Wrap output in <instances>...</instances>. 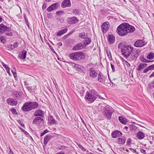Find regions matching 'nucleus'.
<instances>
[{
  "instance_id": "1",
  "label": "nucleus",
  "mask_w": 154,
  "mask_h": 154,
  "mask_svg": "<svg viewBox=\"0 0 154 154\" xmlns=\"http://www.w3.org/2000/svg\"><path fill=\"white\" fill-rule=\"evenodd\" d=\"M133 50V47L131 45L123 46L121 49L122 54L124 57L127 58L129 56Z\"/></svg>"
},
{
  "instance_id": "2",
  "label": "nucleus",
  "mask_w": 154,
  "mask_h": 154,
  "mask_svg": "<svg viewBox=\"0 0 154 154\" xmlns=\"http://www.w3.org/2000/svg\"><path fill=\"white\" fill-rule=\"evenodd\" d=\"M69 57L70 59L74 60H80L85 58V55L82 52H75L69 54Z\"/></svg>"
},
{
  "instance_id": "3",
  "label": "nucleus",
  "mask_w": 154,
  "mask_h": 154,
  "mask_svg": "<svg viewBox=\"0 0 154 154\" xmlns=\"http://www.w3.org/2000/svg\"><path fill=\"white\" fill-rule=\"evenodd\" d=\"M124 23H122L119 26L116 30L117 32L120 35L124 36L127 34V32Z\"/></svg>"
},
{
  "instance_id": "4",
  "label": "nucleus",
  "mask_w": 154,
  "mask_h": 154,
  "mask_svg": "<svg viewBox=\"0 0 154 154\" xmlns=\"http://www.w3.org/2000/svg\"><path fill=\"white\" fill-rule=\"evenodd\" d=\"M97 93L95 92L93 94L87 91L85 97V99L90 103L94 102L96 99V95Z\"/></svg>"
},
{
  "instance_id": "5",
  "label": "nucleus",
  "mask_w": 154,
  "mask_h": 154,
  "mask_svg": "<svg viewBox=\"0 0 154 154\" xmlns=\"http://www.w3.org/2000/svg\"><path fill=\"white\" fill-rule=\"evenodd\" d=\"M113 112L112 111V109L109 106H106L103 109V114L108 119H110L111 118Z\"/></svg>"
},
{
  "instance_id": "6",
  "label": "nucleus",
  "mask_w": 154,
  "mask_h": 154,
  "mask_svg": "<svg viewBox=\"0 0 154 154\" xmlns=\"http://www.w3.org/2000/svg\"><path fill=\"white\" fill-rule=\"evenodd\" d=\"M11 29L8 27L3 24H0V34H2L6 31L9 32Z\"/></svg>"
},
{
  "instance_id": "7",
  "label": "nucleus",
  "mask_w": 154,
  "mask_h": 154,
  "mask_svg": "<svg viewBox=\"0 0 154 154\" xmlns=\"http://www.w3.org/2000/svg\"><path fill=\"white\" fill-rule=\"evenodd\" d=\"M22 110L24 112H29L32 110L29 102L24 103L21 107Z\"/></svg>"
},
{
  "instance_id": "8",
  "label": "nucleus",
  "mask_w": 154,
  "mask_h": 154,
  "mask_svg": "<svg viewBox=\"0 0 154 154\" xmlns=\"http://www.w3.org/2000/svg\"><path fill=\"white\" fill-rule=\"evenodd\" d=\"M66 20L69 24H71L76 23L79 21L78 19L75 17H68Z\"/></svg>"
},
{
  "instance_id": "9",
  "label": "nucleus",
  "mask_w": 154,
  "mask_h": 154,
  "mask_svg": "<svg viewBox=\"0 0 154 154\" xmlns=\"http://www.w3.org/2000/svg\"><path fill=\"white\" fill-rule=\"evenodd\" d=\"M89 76L91 78H94L97 76L98 72L95 68L91 67L89 69Z\"/></svg>"
},
{
  "instance_id": "10",
  "label": "nucleus",
  "mask_w": 154,
  "mask_h": 154,
  "mask_svg": "<svg viewBox=\"0 0 154 154\" xmlns=\"http://www.w3.org/2000/svg\"><path fill=\"white\" fill-rule=\"evenodd\" d=\"M125 26V29L127 30V33L129 32H132L135 30L134 27L131 25H130L128 23H124Z\"/></svg>"
},
{
  "instance_id": "11",
  "label": "nucleus",
  "mask_w": 154,
  "mask_h": 154,
  "mask_svg": "<svg viewBox=\"0 0 154 154\" xmlns=\"http://www.w3.org/2000/svg\"><path fill=\"white\" fill-rule=\"evenodd\" d=\"M59 6L60 4L58 3H55L48 8L47 11L48 12L51 11L53 10L57 9Z\"/></svg>"
},
{
  "instance_id": "12",
  "label": "nucleus",
  "mask_w": 154,
  "mask_h": 154,
  "mask_svg": "<svg viewBox=\"0 0 154 154\" xmlns=\"http://www.w3.org/2000/svg\"><path fill=\"white\" fill-rule=\"evenodd\" d=\"M33 115L35 116H39V117H43L44 116V112L41 109H37Z\"/></svg>"
},
{
  "instance_id": "13",
  "label": "nucleus",
  "mask_w": 154,
  "mask_h": 154,
  "mask_svg": "<svg viewBox=\"0 0 154 154\" xmlns=\"http://www.w3.org/2000/svg\"><path fill=\"white\" fill-rule=\"evenodd\" d=\"M71 4L70 0H64L61 3V6L63 8L69 7Z\"/></svg>"
},
{
  "instance_id": "14",
  "label": "nucleus",
  "mask_w": 154,
  "mask_h": 154,
  "mask_svg": "<svg viewBox=\"0 0 154 154\" xmlns=\"http://www.w3.org/2000/svg\"><path fill=\"white\" fill-rule=\"evenodd\" d=\"M146 44V43L142 40L137 41L134 43V46L137 47H140L144 46Z\"/></svg>"
},
{
  "instance_id": "15",
  "label": "nucleus",
  "mask_w": 154,
  "mask_h": 154,
  "mask_svg": "<svg viewBox=\"0 0 154 154\" xmlns=\"http://www.w3.org/2000/svg\"><path fill=\"white\" fill-rule=\"evenodd\" d=\"M72 66L75 68V69L79 72L84 73L85 72L83 69V68L78 64L73 63Z\"/></svg>"
},
{
  "instance_id": "16",
  "label": "nucleus",
  "mask_w": 154,
  "mask_h": 154,
  "mask_svg": "<svg viewBox=\"0 0 154 154\" xmlns=\"http://www.w3.org/2000/svg\"><path fill=\"white\" fill-rule=\"evenodd\" d=\"M122 135V133L118 131H116L112 132L111 134V136L113 138H116Z\"/></svg>"
},
{
  "instance_id": "17",
  "label": "nucleus",
  "mask_w": 154,
  "mask_h": 154,
  "mask_svg": "<svg viewBox=\"0 0 154 154\" xmlns=\"http://www.w3.org/2000/svg\"><path fill=\"white\" fill-rule=\"evenodd\" d=\"M102 28L103 33H105L109 28V25L106 22L103 23L102 25Z\"/></svg>"
},
{
  "instance_id": "18",
  "label": "nucleus",
  "mask_w": 154,
  "mask_h": 154,
  "mask_svg": "<svg viewBox=\"0 0 154 154\" xmlns=\"http://www.w3.org/2000/svg\"><path fill=\"white\" fill-rule=\"evenodd\" d=\"M31 109L32 110L36 109L38 108L39 104L38 103L36 102H29Z\"/></svg>"
},
{
  "instance_id": "19",
  "label": "nucleus",
  "mask_w": 154,
  "mask_h": 154,
  "mask_svg": "<svg viewBox=\"0 0 154 154\" xmlns=\"http://www.w3.org/2000/svg\"><path fill=\"white\" fill-rule=\"evenodd\" d=\"M84 48V46L81 43L75 45L72 48L74 51H78Z\"/></svg>"
},
{
  "instance_id": "20",
  "label": "nucleus",
  "mask_w": 154,
  "mask_h": 154,
  "mask_svg": "<svg viewBox=\"0 0 154 154\" xmlns=\"http://www.w3.org/2000/svg\"><path fill=\"white\" fill-rule=\"evenodd\" d=\"M136 54H134L133 52L132 54L131 55L130 54L129 56H130L128 58L129 61H131L136 59L137 57L138 56V54H137L139 53V52L138 51H136Z\"/></svg>"
},
{
  "instance_id": "21",
  "label": "nucleus",
  "mask_w": 154,
  "mask_h": 154,
  "mask_svg": "<svg viewBox=\"0 0 154 154\" xmlns=\"http://www.w3.org/2000/svg\"><path fill=\"white\" fill-rule=\"evenodd\" d=\"M43 121V119L42 117L36 116L33 120L32 121V123L35 124H37L40 122H41Z\"/></svg>"
},
{
  "instance_id": "22",
  "label": "nucleus",
  "mask_w": 154,
  "mask_h": 154,
  "mask_svg": "<svg viewBox=\"0 0 154 154\" xmlns=\"http://www.w3.org/2000/svg\"><path fill=\"white\" fill-rule=\"evenodd\" d=\"M26 53L27 51H26L23 50L21 53L19 54L18 57L21 59L24 60L26 58Z\"/></svg>"
},
{
  "instance_id": "23",
  "label": "nucleus",
  "mask_w": 154,
  "mask_h": 154,
  "mask_svg": "<svg viewBox=\"0 0 154 154\" xmlns=\"http://www.w3.org/2000/svg\"><path fill=\"white\" fill-rule=\"evenodd\" d=\"M118 119L119 122L123 125H125L128 122L127 119L122 116H119Z\"/></svg>"
},
{
  "instance_id": "24",
  "label": "nucleus",
  "mask_w": 154,
  "mask_h": 154,
  "mask_svg": "<svg viewBox=\"0 0 154 154\" xmlns=\"http://www.w3.org/2000/svg\"><path fill=\"white\" fill-rule=\"evenodd\" d=\"M48 119L50 123L51 124L57 125V122L54 119L53 116H49Z\"/></svg>"
},
{
  "instance_id": "25",
  "label": "nucleus",
  "mask_w": 154,
  "mask_h": 154,
  "mask_svg": "<svg viewBox=\"0 0 154 154\" xmlns=\"http://www.w3.org/2000/svg\"><path fill=\"white\" fill-rule=\"evenodd\" d=\"M147 64L144 63H141L137 66L138 68L137 69L138 71H140L146 66Z\"/></svg>"
},
{
  "instance_id": "26",
  "label": "nucleus",
  "mask_w": 154,
  "mask_h": 154,
  "mask_svg": "<svg viewBox=\"0 0 154 154\" xmlns=\"http://www.w3.org/2000/svg\"><path fill=\"white\" fill-rule=\"evenodd\" d=\"M107 39L110 43H113L115 41V37L112 34L109 35Z\"/></svg>"
},
{
  "instance_id": "27",
  "label": "nucleus",
  "mask_w": 154,
  "mask_h": 154,
  "mask_svg": "<svg viewBox=\"0 0 154 154\" xmlns=\"http://www.w3.org/2000/svg\"><path fill=\"white\" fill-rule=\"evenodd\" d=\"M7 103L9 105L13 106H15L17 104V103L13 100L9 98L7 100Z\"/></svg>"
},
{
  "instance_id": "28",
  "label": "nucleus",
  "mask_w": 154,
  "mask_h": 154,
  "mask_svg": "<svg viewBox=\"0 0 154 154\" xmlns=\"http://www.w3.org/2000/svg\"><path fill=\"white\" fill-rule=\"evenodd\" d=\"M126 141V139L125 137H122V138H119L117 140V142L118 144L121 145L124 144Z\"/></svg>"
},
{
  "instance_id": "29",
  "label": "nucleus",
  "mask_w": 154,
  "mask_h": 154,
  "mask_svg": "<svg viewBox=\"0 0 154 154\" xmlns=\"http://www.w3.org/2000/svg\"><path fill=\"white\" fill-rule=\"evenodd\" d=\"M67 31V29L66 28L64 29H62L57 32V35L58 36H60L65 33Z\"/></svg>"
},
{
  "instance_id": "30",
  "label": "nucleus",
  "mask_w": 154,
  "mask_h": 154,
  "mask_svg": "<svg viewBox=\"0 0 154 154\" xmlns=\"http://www.w3.org/2000/svg\"><path fill=\"white\" fill-rule=\"evenodd\" d=\"M51 136L50 135H47L44 138V143L46 145L48 142L50 140Z\"/></svg>"
},
{
  "instance_id": "31",
  "label": "nucleus",
  "mask_w": 154,
  "mask_h": 154,
  "mask_svg": "<svg viewBox=\"0 0 154 154\" xmlns=\"http://www.w3.org/2000/svg\"><path fill=\"white\" fill-rule=\"evenodd\" d=\"M144 134L141 131H139L137 133V136L139 139H143L144 137Z\"/></svg>"
},
{
  "instance_id": "32",
  "label": "nucleus",
  "mask_w": 154,
  "mask_h": 154,
  "mask_svg": "<svg viewBox=\"0 0 154 154\" xmlns=\"http://www.w3.org/2000/svg\"><path fill=\"white\" fill-rule=\"evenodd\" d=\"M98 80L99 81V82L101 83H103L104 82L103 78V75L101 73V72H99L98 74Z\"/></svg>"
},
{
  "instance_id": "33",
  "label": "nucleus",
  "mask_w": 154,
  "mask_h": 154,
  "mask_svg": "<svg viewBox=\"0 0 154 154\" xmlns=\"http://www.w3.org/2000/svg\"><path fill=\"white\" fill-rule=\"evenodd\" d=\"M84 40V44L85 45H88L90 44L91 42V40L90 38H88L87 37Z\"/></svg>"
},
{
  "instance_id": "34",
  "label": "nucleus",
  "mask_w": 154,
  "mask_h": 154,
  "mask_svg": "<svg viewBox=\"0 0 154 154\" xmlns=\"http://www.w3.org/2000/svg\"><path fill=\"white\" fill-rule=\"evenodd\" d=\"M146 58L149 60L153 59L154 58V54L152 52L149 53L147 55Z\"/></svg>"
},
{
  "instance_id": "35",
  "label": "nucleus",
  "mask_w": 154,
  "mask_h": 154,
  "mask_svg": "<svg viewBox=\"0 0 154 154\" xmlns=\"http://www.w3.org/2000/svg\"><path fill=\"white\" fill-rule=\"evenodd\" d=\"M79 37L82 39H85L87 35H86L84 32H82L79 34Z\"/></svg>"
},
{
  "instance_id": "36",
  "label": "nucleus",
  "mask_w": 154,
  "mask_h": 154,
  "mask_svg": "<svg viewBox=\"0 0 154 154\" xmlns=\"http://www.w3.org/2000/svg\"><path fill=\"white\" fill-rule=\"evenodd\" d=\"M21 96V94L19 92L15 91L14 93V96L15 97H19Z\"/></svg>"
},
{
  "instance_id": "37",
  "label": "nucleus",
  "mask_w": 154,
  "mask_h": 154,
  "mask_svg": "<svg viewBox=\"0 0 154 154\" xmlns=\"http://www.w3.org/2000/svg\"><path fill=\"white\" fill-rule=\"evenodd\" d=\"M77 146L80 148L82 150L85 151L87 152H88V150L84 148L81 145L79 144H77Z\"/></svg>"
},
{
  "instance_id": "38",
  "label": "nucleus",
  "mask_w": 154,
  "mask_h": 154,
  "mask_svg": "<svg viewBox=\"0 0 154 154\" xmlns=\"http://www.w3.org/2000/svg\"><path fill=\"white\" fill-rule=\"evenodd\" d=\"M72 13L75 15H79L80 14V12L79 10L77 9L73 10L72 11Z\"/></svg>"
},
{
  "instance_id": "39",
  "label": "nucleus",
  "mask_w": 154,
  "mask_h": 154,
  "mask_svg": "<svg viewBox=\"0 0 154 154\" xmlns=\"http://www.w3.org/2000/svg\"><path fill=\"white\" fill-rule=\"evenodd\" d=\"M148 87L149 88H154V80L152 82L149 84Z\"/></svg>"
},
{
  "instance_id": "40",
  "label": "nucleus",
  "mask_w": 154,
  "mask_h": 154,
  "mask_svg": "<svg viewBox=\"0 0 154 154\" xmlns=\"http://www.w3.org/2000/svg\"><path fill=\"white\" fill-rule=\"evenodd\" d=\"M106 52L109 58V59L112 58L111 54L110 52L107 49L106 50Z\"/></svg>"
},
{
  "instance_id": "41",
  "label": "nucleus",
  "mask_w": 154,
  "mask_h": 154,
  "mask_svg": "<svg viewBox=\"0 0 154 154\" xmlns=\"http://www.w3.org/2000/svg\"><path fill=\"white\" fill-rule=\"evenodd\" d=\"M0 40L1 42L5 43L6 42V40L4 36H1L0 37Z\"/></svg>"
},
{
  "instance_id": "42",
  "label": "nucleus",
  "mask_w": 154,
  "mask_h": 154,
  "mask_svg": "<svg viewBox=\"0 0 154 154\" xmlns=\"http://www.w3.org/2000/svg\"><path fill=\"white\" fill-rule=\"evenodd\" d=\"M11 72L14 76V77H15L16 76H17V74L16 73V70L14 68H13L12 69V70H11Z\"/></svg>"
},
{
  "instance_id": "43",
  "label": "nucleus",
  "mask_w": 154,
  "mask_h": 154,
  "mask_svg": "<svg viewBox=\"0 0 154 154\" xmlns=\"http://www.w3.org/2000/svg\"><path fill=\"white\" fill-rule=\"evenodd\" d=\"M150 70V69L149 66H148L147 68H146L143 70V73H146Z\"/></svg>"
},
{
  "instance_id": "44",
  "label": "nucleus",
  "mask_w": 154,
  "mask_h": 154,
  "mask_svg": "<svg viewBox=\"0 0 154 154\" xmlns=\"http://www.w3.org/2000/svg\"><path fill=\"white\" fill-rule=\"evenodd\" d=\"M23 17L25 20V23L28 22V20L25 14H23Z\"/></svg>"
},
{
  "instance_id": "45",
  "label": "nucleus",
  "mask_w": 154,
  "mask_h": 154,
  "mask_svg": "<svg viewBox=\"0 0 154 154\" xmlns=\"http://www.w3.org/2000/svg\"><path fill=\"white\" fill-rule=\"evenodd\" d=\"M17 122L20 124V125L23 127H24V124L22 122L21 120H18L17 121Z\"/></svg>"
},
{
  "instance_id": "46",
  "label": "nucleus",
  "mask_w": 154,
  "mask_h": 154,
  "mask_svg": "<svg viewBox=\"0 0 154 154\" xmlns=\"http://www.w3.org/2000/svg\"><path fill=\"white\" fill-rule=\"evenodd\" d=\"M141 61L142 62L146 63V62L147 60L145 58H144L143 57L140 59Z\"/></svg>"
},
{
  "instance_id": "47",
  "label": "nucleus",
  "mask_w": 154,
  "mask_h": 154,
  "mask_svg": "<svg viewBox=\"0 0 154 154\" xmlns=\"http://www.w3.org/2000/svg\"><path fill=\"white\" fill-rule=\"evenodd\" d=\"M128 67H130L131 66L130 64L127 61H125V63H124Z\"/></svg>"
},
{
  "instance_id": "48",
  "label": "nucleus",
  "mask_w": 154,
  "mask_h": 154,
  "mask_svg": "<svg viewBox=\"0 0 154 154\" xmlns=\"http://www.w3.org/2000/svg\"><path fill=\"white\" fill-rule=\"evenodd\" d=\"M150 70L154 69V64L151 65L149 66Z\"/></svg>"
},
{
  "instance_id": "49",
  "label": "nucleus",
  "mask_w": 154,
  "mask_h": 154,
  "mask_svg": "<svg viewBox=\"0 0 154 154\" xmlns=\"http://www.w3.org/2000/svg\"><path fill=\"white\" fill-rule=\"evenodd\" d=\"M18 46V44L17 42L14 43V45H13V47H14V49L15 48L17 47Z\"/></svg>"
},
{
  "instance_id": "50",
  "label": "nucleus",
  "mask_w": 154,
  "mask_h": 154,
  "mask_svg": "<svg viewBox=\"0 0 154 154\" xmlns=\"http://www.w3.org/2000/svg\"><path fill=\"white\" fill-rule=\"evenodd\" d=\"M5 34V35L9 36H11L13 35V34L11 32L6 33Z\"/></svg>"
},
{
  "instance_id": "51",
  "label": "nucleus",
  "mask_w": 154,
  "mask_h": 154,
  "mask_svg": "<svg viewBox=\"0 0 154 154\" xmlns=\"http://www.w3.org/2000/svg\"><path fill=\"white\" fill-rule=\"evenodd\" d=\"M7 48H8L11 49H13L14 47H13V45H9L7 46Z\"/></svg>"
},
{
  "instance_id": "52",
  "label": "nucleus",
  "mask_w": 154,
  "mask_h": 154,
  "mask_svg": "<svg viewBox=\"0 0 154 154\" xmlns=\"http://www.w3.org/2000/svg\"><path fill=\"white\" fill-rule=\"evenodd\" d=\"M11 112L12 113L14 114H17V112L16 110L14 109H12L11 110Z\"/></svg>"
},
{
  "instance_id": "53",
  "label": "nucleus",
  "mask_w": 154,
  "mask_h": 154,
  "mask_svg": "<svg viewBox=\"0 0 154 154\" xmlns=\"http://www.w3.org/2000/svg\"><path fill=\"white\" fill-rule=\"evenodd\" d=\"M2 64L3 65V67L5 68L6 69H7V68H8V66L7 65H6V64H5V63H4L3 62L2 63Z\"/></svg>"
},
{
  "instance_id": "54",
  "label": "nucleus",
  "mask_w": 154,
  "mask_h": 154,
  "mask_svg": "<svg viewBox=\"0 0 154 154\" xmlns=\"http://www.w3.org/2000/svg\"><path fill=\"white\" fill-rule=\"evenodd\" d=\"M111 67L112 69V71L114 72L115 71V67L114 65L112 63H111Z\"/></svg>"
},
{
  "instance_id": "55",
  "label": "nucleus",
  "mask_w": 154,
  "mask_h": 154,
  "mask_svg": "<svg viewBox=\"0 0 154 154\" xmlns=\"http://www.w3.org/2000/svg\"><path fill=\"white\" fill-rule=\"evenodd\" d=\"M26 88L29 91H32V87H27Z\"/></svg>"
},
{
  "instance_id": "56",
  "label": "nucleus",
  "mask_w": 154,
  "mask_h": 154,
  "mask_svg": "<svg viewBox=\"0 0 154 154\" xmlns=\"http://www.w3.org/2000/svg\"><path fill=\"white\" fill-rule=\"evenodd\" d=\"M131 142V139L130 138H129L128 139L127 141V145H129L130 144V143Z\"/></svg>"
},
{
  "instance_id": "57",
  "label": "nucleus",
  "mask_w": 154,
  "mask_h": 154,
  "mask_svg": "<svg viewBox=\"0 0 154 154\" xmlns=\"http://www.w3.org/2000/svg\"><path fill=\"white\" fill-rule=\"evenodd\" d=\"M46 4H44L43 5L42 8L43 10H44L46 8Z\"/></svg>"
},
{
  "instance_id": "58",
  "label": "nucleus",
  "mask_w": 154,
  "mask_h": 154,
  "mask_svg": "<svg viewBox=\"0 0 154 154\" xmlns=\"http://www.w3.org/2000/svg\"><path fill=\"white\" fill-rule=\"evenodd\" d=\"M140 152L141 153L144 154H145L146 153V151L143 149H140Z\"/></svg>"
},
{
  "instance_id": "59",
  "label": "nucleus",
  "mask_w": 154,
  "mask_h": 154,
  "mask_svg": "<svg viewBox=\"0 0 154 154\" xmlns=\"http://www.w3.org/2000/svg\"><path fill=\"white\" fill-rule=\"evenodd\" d=\"M19 128H20V129L22 131H23V132H24V133L25 134H26V135H27V134H28V133L27 132H26V131H25V130H23L20 127H19Z\"/></svg>"
},
{
  "instance_id": "60",
  "label": "nucleus",
  "mask_w": 154,
  "mask_h": 154,
  "mask_svg": "<svg viewBox=\"0 0 154 154\" xmlns=\"http://www.w3.org/2000/svg\"><path fill=\"white\" fill-rule=\"evenodd\" d=\"M96 96L98 97L99 98H100V99H102V100H105V99L104 98H103V97H101V96H100L99 95H97V94H96Z\"/></svg>"
},
{
  "instance_id": "61",
  "label": "nucleus",
  "mask_w": 154,
  "mask_h": 154,
  "mask_svg": "<svg viewBox=\"0 0 154 154\" xmlns=\"http://www.w3.org/2000/svg\"><path fill=\"white\" fill-rule=\"evenodd\" d=\"M149 78H151L152 77H154V71L152 72V74L149 75Z\"/></svg>"
},
{
  "instance_id": "62",
  "label": "nucleus",
  "mask_w": 154,
  "mask_h": 154,
  "mask_svg": "<svg viewBox=\"0 0 154 154\" xmlns=\"http://www.w3.org/2000/svg\"><path fill=\"white\" fill-rule=\"evenodd\" d=\"M63 12L62 11H57L56 12V14L57 15L59 14H61Z\"/></svg>"
},
{
  "instance_id": "63",
  "label": "nucleus",
  "mask_w": 154,
  "mask_h": 154,
  "mask_svg": "<svg viewBox=\"0 0 154 154\" xmlns=\"http://www.w3.org/2000/svg\"><path fill=\"white\" fill-rule=\"evenodd\" d=\"M7 70V72L10 74V68H8L7 69H6Z\"/></svg>"
},
{
  "instance_id": "64",
  "label": "nucleus",
  "mask_w": 154,
  "mask_h": 154,
  "mask_svg": "<svg viewBox=\"0 0 154 154\" xmlns=\"http://www.w3.org/2000/svg\"><path fill=\"white\" fill-rule=\"evenodd\" d=\"M9 154H14V153L11 149H10L9 152Z\"/></svg>"
}]
</instances>
